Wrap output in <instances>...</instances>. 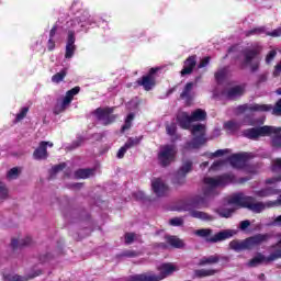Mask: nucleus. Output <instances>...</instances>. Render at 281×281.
Returning <instances> with one entry per match:
<instances>
[{"label":"nucleus","mask_w":281,"mask_h":281,"mask_svg":"<svg viewBox=\"0 0 281 281\" xmlns=\"http://www.w3.org/2000/svg\"><path fill=\"white\" fill-rule=\"evenodd\" d=\"M250 225H251V222H249V220L241 221L239 224V229L245 232V229H247V227H249Z\"/></svg>","instance_id":"864d4df0"},{"label":"nucleus","mask_w":281,"mask_h":281,"mask_svg":"<svg viewBox=\"0 0 281 281\" xmlns=\"http://www.w3.org/2000/svg\"><path fill=\"white\" fill-rule=\"evenodd\" d=\"M30 243H32V238L30 237H26L25 239L13 238L11 240V246L13 247V249H16V247H25V245H30Z\"/></svg>","instance_id":"7c9ffc66"},{"label":"nucleus","mask_w":281,"mask_h":281,"mask_svg":"<svg viewBox=\"0 0 281 281\" xmlns=\"http://www.w3.org/2000/svg\"><path fill=\"white\" fill-rule=\"evenodd\" d=\"M269 238H270L269 234H257L246 239L248 241V248L254 249V247H258V245H262V243H267Z\"/></svg>","instance_id":"aec40b11"},{"label":"nucleus","mask_w":281,"mask_h":281,"mask_svg":"<svg viewBox=\"0 0 281 281\" xmlns=\"http://www.w3.org/2000/svg\"><path fill=\"white\" fill-rule=\"evenodd\" d=\"M276 131L272 132L270 137H272V146L273 148H281V127H276Z\"/></svg>","instance_id":"bb28decb"},{"label":"nucleus","mask_w":281,"mask_h":281,"mask_svg":"<svg viewBox=\"0 0 281 281\" xmlns=\"http://www.w3.org/2000/svg\"><path fill=\"white\" fill-rule=\"evenodd\" d=\"M274 225H281V215H279L278 217H276V220H274Z\"/></svg>","instance_id":"0e129e2a"},{"label":"nucleus","mask_w":281,"mask_h":281,"mask_svg":"<svg viewBox=\"0 0 281 281\" xmlns=\"http://www.w3.org/2000/svg\"><path fill=\"white\" fill-rule=\"evenodd\" d=\"M261 49L260 45L256 44L246 52L245 65L249 67L250 71H258L260 67V57L258 54H260Z\"/></svg>","instance_id":"6e6552de"},{"label":"nucleus","mask_w":281,"mask_h":281,"mask_svg":"<svg viewBox=\"0 0 281 281\" xmlns=\"http://www.w3.org/2000/svg\"><path fill=\"white\" fill-rule=\"evenodd\" d=\"M191 133L193 135V140L187 145V148L190 150L192 148H199L200 146H203V143L205 142V125H193Z\"/></svg>","instance_id":"9b49d317"},{"label":"nucleus","mask_w":281,"mask_h":281,"mask_svg":"<svg viewBox=\"0 0 281 281\" xmlns=\"http://www.w3.org/2000/svg\"><path fill=\"white\" fill-rule=\"evenodd\" d=\"M193 89H194V85L192 82L187 83L181 93L182 100H187V102H190V100L194 98V92H192Z\"/></svg>","instance_id":"393cba45"},{"label":"nucleus","mask_w":281,"mask_h":281,"mask_svg":"<svg viewBox=\"0 0 281 281\" xmlns=\"http://www.w3.org/2000/svg\"><path fill=\"white\" fill-rule=\"evenodd\" d=\"M255 194H256V196L265 199L266 196H273V194H280V191L278 189H273L271 187H268L266 189L255 191Z\"/></svg>","instance_id":"b1692460"},{"label":"nucleus","mask_w":281,"mask_h":281,"mask_svg":"<svg viewBox=\"0 0 281 281\" xmlns=\"http://www.w3.org/2000/svg\"><path fill=\"white\" fill-rule=\"evenodd\" d=\"M224 128L227 131V133H236V131L240 128V123L236 121H228L224 124Z\"/></svg>","instance_id":"473e14b6"},{"label":"nucleus","mask_w":281,"mask_h":281,"mask_svg":"<svg viewBox=\"0 0 281 281\" xmlns=\"http://www.w3.org/2000/svg\"><path fill=\"white\" fill-rule=\"evenodd\" d=\"M210 65V57H204L200 64H199V69H203V67H207Z\"/></svg>","instance_id":"5fc2aeb1"},{"label":"nucleus","mask_w":281,"mask_h":281,"mask_svg":"<svg viewBox=\"0 0 281 281\" xmlns=\"http://www.w3.org/2000/svg\"><path fill=\"white\" fill-rule=\"evenodd\" d=\"M193 234L200 238H205L206 243H221L223 240H227V238H232V236H236L238 232L234 229H225L212 236V229L201 228L194 231Z\"/></svg>","instance_id":"7ed1b4c3"},{"label":"nucleus","mask_w":281,"mask_h":281,"mask_svg":"<svg viewBox=\"0 0 281 281\" xmlns=\"http://www.w3.org/2000/svg\"><path fill=\"white\" fill-rule=\"evenodd\" d=\"M227 153H229V149H218L213 154V157H223Z\"/></svg>","instance_id":"6e6d98bb"},{"label":"nucleus","mask_w":281,"mask_h":281,"mask_svg":"<svg viewBox=\"0 0 281 281\" xmlns=\"http://www.w3.org/2000/svg\"><path fill=\"white\" fill-rule=\"evenodd\" d=\"M218 214L223 218H229V216H232V214H234V209L220 210Z\"/></svg>","instance_id":"c03bdc74"},{"label":"nucleus","mask_w":281,"mask_h":281,"mask_svg":"<svg viewBox=\"0 0 281 281\" xmlns=\"http://www.w3.org/2000/svg\"><path fill=\"white\" fill-rule=\"evenodd\" d=\"M47 146L52 148L54 146V143L52 142H41L38 147L33 153V159H36L37 161H43L49 157L47 154Z\"/></svg>","instance_id":"dca6fc26"},{"label":"nucleus","mask_w":281,"mask_h":281,"mask_svg":"<svg viewBox=\"0 0 281 281\" xmlns=\"http://www.w3.org/2000/svg\"><path fill=\"white\" fill-rule=\"evenodd\" d=\"M143 137L138 136V137H131L127 139V142L124 144V146L127 149L133 148L134 146H138V144L142 142Z\"/></svg>","instance_id":"f704fd0d"},{"label":"nucleus","mask_w":281,"mask_h":281,"mask_svg":"<svg viewBox=\"0 0 281 281\" xmlns=\"http://www.w3.org/2000/svg\"><path fill=\"white\" fill-rule=\"evenodd\" d=\"M76 35L74 32H68V38H67V44H66V53H65V58H74V54H76Z\"/></svg>","instance_id":"6ab92c4d"},{"label":"nucleus","mask_w":281,"mask_h":281,"mask_svg":"<svg viewBox=\"0 0 281 281\" xmlns=\"http://www.w3.org/2000/svg\"><path fill=\"white\" fill-rule=\"evenodd\" d=\"M66 76H67V69H64L52 77V82H54L55 85H58L59 82H63V80H65Z\"/></svg>","instance_id":"72a5a7b5"},{"label":"nucleus","mask_w":281,"mask_h":281,"mask_svg":"<svg viewBox=\"0 0 281 281\" xmlns=\"http://www.w3.org/2000/svg\"><path fill=\"white\" fill-rule=\"evenodd\" d=\"M179 268L175 263H162L158 267L159 274H155L153 272L134 274L128 278V281H161L168 276H172Z\"/></svg>","instance_id":"f03ea898"},{"label":"nucleus","mask_w":281,"mask_h":281,"mask_svg":"<svg viewBox=\"0 0 281 281\" xmlns=\"http://www.w3.org/2000/svg\"><path fill=\"white\" fill-rule=\"evenodd\" d=\"M223 164H225V161H223V160H217V161H215V162L212 165L211 169H212V170H218V168H221V166H223Z\"/></svg>","instance_id":"4d7b16f0"},{"label":"nucleus","mask_w":281,"mask_h":281,"mask_svg":"<svg viewBox=\"0 0 281 281\" xmlns=\"http://www.w3.org/2000/svg\"><path fill=\"white\" fill-rule=\"evenodd\" d=\"M278 55V52L276 50H270L266 57V63L269 65L272 63L273 58Z\"/></svg>","instance_id":"de8ad7c7"},{"label":"nucleus","mask_w":281,"mask_h":281,"mask_svg":"<svg viewBox=\"0 0 281 281\" xmlns=\"http://www.w3.org/2000/svg\"><path fill=\"white\" fill-rule=\"evenodd\" d=\"M80 93V87H75L71 90H68L66 92V95L63 98V100H57V103L54 108L55 115H60V113H64V111H67V108L71 104L74 97L78 95Z\"/></svg>","instance_id":"1a4fd4ad"},{"label":"nucleus","mask_w":281,"mask_h":281,"mask_svg":"<svg viewBox=\"0 0 281 281\" xmlns=\"http://www.w3.org/2000/svg\"><path fill=\"white\" fill-rule=\"evenodd\" d=\"M125 256H130V257H133V256H135V252H133V251H130V252H126V254H125Z\"/></svg>","instance_id":"338daca9"},{"label":"nucleus","mask_w":281,"mask_h":281,"mask_svg":"<svg viewBox=\"0 0 281 281\" xmlns=\"http://www.w3.org/2000/svg\"><path fill=\"white\" fill-rule=\"evenodd\" d=\"M251 158V154L249 153H241V154H234L229 157V162L233 168H245L247 164V159Z\"/></svg>","instance_id":"f3484780"},{"label":"nucleus","mask_w":281,"mask_h":281,"mask_svg":"<svg viewBox=\"0 0 281 281\" xmlns=\"http://www.w3.org/2000/svg\"><path fill=\"white\" fill-rule=\"evenodd\" d=\"M201 166H202V168H207V166H210V162L205 161Z\"/></svg>","instance_id":"69168bd1"},{"label":"nucleus","mask_w":281,"mask_h":281,"mask_svg":"<svg viewBox=\"0 0 281 281\" xmlns=\"http://www.w3.org/2000/svg\"><path fill=\"white\" fill-rule=\"evenodd\" d=\"M169 225H172L173 227H180V225H183V218L175 217L169 221Z\"/></svg>","instance_id":"49530a36"},{"label":"nucleus","mask_w":281,"mask_h":281,"mask_svg":"<svg viewBox=\"0 0 281 281\" xmlns=\"http://www.w3.org/2000/svg\"><path fill=\"white\" fill-rule=\"evenodd\" d=\"M279 243L276 246H272V251H281V234L279 235Z\"/></svg>","instance_id":"bf43d9fd"},{"label":"nucleus","mask_w":281,"mask_h":281,"mask_svg":"<svg viewBox=\"0 0 281 281\" xmlns=\"http://www.w3.org/2000/svg\"><path fill=\"white\" fill-rule=\"evenodd\" d=\"M133 120H135V114L130 113L125 120V124L122 126V131H128L133 124Z\"/></svg>","instance_id":"e433bc0d"},{"label":"nucleus","mask_w":281,"mask_h":281,"mask_svg":"<svg viewBox=\"0 0 281 281\" xmlns=\"http://www.w3.org/2000/svg\"><path fill=\"white\" fill-rule=\"evenodd\" d=\"M277 93H278L279 95H281V91H280V90H277Z\"/></svg>","instance_id":"774afa93"},{"label":"nucleus","mask_w":281,"mask_h":281,"mask_svg":"<svg viewBox=\"0 0 281 281\" xmlns=\"http://www.w3.org/2000/svg\"><path fill=\"white\" fill-rule=\"evenodd\" d=\"M243 93H245V88H243V86H235L225 91L224 95L228 98V100H236V98H240Z\"/></svg>","instance_id":"412c9836"},{"label":"nucleus","mask_w":281,"mask_h":281,"mask_svg":"<svg viewBox=\"0 0 281 281\" xmlns=\"http://www.w3.org/2000/svg\"><path fill=\"white\" fill-rule=\"evenodd\" d=\"M206 117L207 113L204 110L198 109L191 115L187 112H179L177 122L181 128L188 130L192 125V122H203Z\"/></svg>","instance_id":"20e7f679"},{"label":"nucleus","mask_w":281,"mask_h":281,"mask_svg":"<svg viewBox=\"0 0 281 281\" xmlns=\"http://www.w3.org/2000/svg\"><path fill=\"white\" fill-rule=\"evenodd\" d=\"M126 150H128V149H127L126 146L124 145L123 147H121V148L119 149L116 157H117L119 159H123V158H124V155H126Z\"/></svg>","instance_id":"603ef678"},{"label":"nucleus","mask_w":281,"mask_h":281,"mask_svg":"<svg viewBox=\"0 0 281 281\" xmlns=\"http://www.w3.org/2000/svg\"><path fill=\"white\" fill-rule=\"evenodd\" d=\"M226 184H227V177L225 176H218L216 178H205L203 194L195 198L191 204H186L184 206L178 210L180 212H189L192 218H199L200 221H213L214 217H212V215L203 211L193 210L192 207L207 206V199L216 194V188H221V186H226Z\"/></svg>","instance_id":"f257e3e1"},{"label":"nucleus","mask_w":281,"mask_h":281,"mask_svg":"<svg viewBox=\"0 0 281 281\" xmlns=\"http://www.w3.org/2000/svg\"><path fill=\"white\" fill-rule=\"evenodd\" d=\"M167 243L176 249H181V247H184L183 240L179 239L177 236H167Z\"/></svg>","instance_id":"c756f323"},{"label":"nucleus","mask_w":281,"mask_h":281,"mask_svg":"<svg viewBox=\"0 0 281 281\" xmlns=\"http://www.w3.org/2000/svg\"><path fill=\"white\" fill-rule=\"evenodd\" d=\"M281 74V61L276 65L273 76L278 77Z\"/></svg>","instance_id":"13d9d810"},{"label":"nucleus","mask_w":281,"mask_h":281,"mask_svg":"<svg viewBox=\"0 0 281 281\" xmlns=\"http://www.w3.org/2000/svg\"><path fill=\"white\" fill-rule=\"evenodd\" d=\"M49 38H54V36H56V26H54L52 30H50V33H49Z\"/></svg>","instance_id":"e2e57ef3"},{"label":"nucleus","mask_w":281,"mask_h":281,"mask_svg":"<svg viewBox=\"0 0 281 281\" xmlns=\"http://www.w3.org/2000/svg\"><path fill=\"white\" fill-rule=\"evenodd\" d=\"M244 124L247 126H258V124H265V119L260 121H252L251 119H245Z\"/></svg>","instance_id":"37998d69"},{"label":"nucleus","mask_w":281,"mask_h":281,"mask_svg":"<svg viewBox=\"0 0 281 281\" xmlns=\"http://www.w3.org/2000/svg\"><path fill=\"white\" fill-rule=\"evenodd\" d=\"M272 170L274 171L281 170V158H277L273 160Z\"/></svg>","instance_id":"8fccbe9b"},{"label":"nucleus","mask_w":281,"mask_h":281,"mask_svg":"<svg viewBox=\"0 0 281 281\" xmlns=\"http://www.w3.org/2000/svg\"><path fill=\"white\" fill-rule=\"evenodd\" d=\"M247 111H258L260 113H267L268 111H272L273 115H281V99L277 102L276 106L269 104H244L237 106V113H247Z\"/></svg>","instance_id":"39448f33"},{"label":"nucleus","mask_w":281,"mask_h":281,"mask_svg":"<svg viewBox=\"0 0 281 281\" xmlns=\"http://www.w3.org/2000/svg\"><path fill=\"white\" fill-rule=\"evenodd\" d=\"M0 199H8V188L3 182H0Z\"/></svg>","instance_id":"a18cd8bd"},{"label":"nucleus","mask_w":281,"mask_h":281,"mask_svg":"<svg viewBox=\"0 0 281 281\" xmlns=\"http://www.w3.org/2000/svg\"><path fill=\"white\" fill-rule=\"evenodd\" d=\"M166 131L170 135V137H175V135H177V124L171 123V124L167 125Z\"/></svg>","instance_id":"79ce46f5"},{"label":"nucleus","mask_w":281,"mask_h":281,"mask_svg":"<svg viewBox=\"0 0 281 281\" xmlns=\"http://www.w3.org/2000/svg\"><path fill=\"white\" fill-rule=\"evenodd\" d=\"M29 111H30L29 108L26 106L22 108L20 112L16 114L15 121L21 122V120H23L27 115Z\"/></svg>","instance_id":"a19ab883"},{"label":"nucleus","mask_w":281,"mask_h":281,"mask_svg":"<svg viewBox=\"0 0 281 281\" xmlns=\"http://www.w3.org/2000/svg\"><path fill=\"white\" fill-rule=\"evenodd\" d=\"M95 18L91 16L89 11H83L80 16L75 18L70 21V27L74 30L72 33L76 35V32H82L85 27L89 25H94Z\"/></svg>","instance_id":"423d86ee"},{"label":"nucleus","mask_w":281,"mask_h":281,"mask_svg":"<svg viewBox=\"0 0 281 281\" xmlns=\"http://www.w3.org/2000/svg\"><path fill=\"white\" fill-rule=\"evenodd\" d=\"M56 47V44L54 43V40H48V49L49 52H53V49Z\"/></svg>","instance_id":"052dcab7"},{"label":"nucleus","mask_w":281,"mask_h":281,"mask_svg":"<svg viewBox=\"0 0 281 281\" xmlns=\"http://www.w3.org/2000/svg\"><path fill=\"white\" fill-rule=\"evenodd\" d=\"M216 262H218V256L217 255H213V256H209V257H203L199 265L201 267H205V265H216Z\"/></svg>","instance_id":"2f4dec72"},{"label":"nucleus","mask_w":281,"mask_h":281,"mask_svg":"<svg viewBox=\"0 0 281 281\" xmlns=\"http://www.w3.org/2000/svg\"><path fill=\"white\" fill-rule=\"evenodd\" d=\"M177 156V147L172 145H166L160 148L158 154V160L161 166H170L172 161H175V157Z\"/></svg>","instance_id":"f8f14e48"},{"label":"nucleus","mask_w":281,"mask_h":281,"mask_svg":"<svg viewBox=\"0 0 281 281\" xmlns=\"http://www.w3.org/2000/svg\"><path fill=\"white\" fill-rule=\"evenodd\" d=\"M270 256H265L262 252H257L256 256L250 259L247 263V267H260V265H265V262H273V260H278L281 258V250L274 251L270 248Z\"/></svg>","instance_id":"9d476101"},{"label":"nucleus","mask_w":281,"mask_h":281,"mask_svg":"<svg viewBox=\"0 0 281 281\" xmlns=\"http://www.w3.org/2000/svg\"><path fill=\"white\" fill-rule=\"evenodd\" d=\"M266 35L267 36H272L273 38H278V36H281V26L276 29L272 32H267Z\"/></svg>","instance_id":"09e8293b"},{"label":"nucleus","mask_w":281,"mask_h":281,"mask_svg":"<svg viewBox=\"0 0 281 281\" xmlns=\"http://www.w3.org/2000/svg\"><path fill=\"white\" fill-rule=\"evenodd\" d=\"M280 181H281V176L274 177V178H270V179L266 180V183L268 186H273L276 183H280Z\"/></svg>","instance_id":"3c124183"},{"label":"nucleus","mask_w":281,"mask_h":281,"mask_svg":"<svg viewBox=\"0 0 281 281\" xmlns=\"http://www.w3.org/2000/svg\"><path fill=\"white\" fill-rule=\"evenodd\" d=\"M137 238H139V236L135 233H126L125 234L126 245H131V244L135 243V240H137Z\"/></svg>","instance_id":"58836bf2"},{"label":"nucleus","mask_w":281,"mask_h":281,"mask_svg":"<svg viewBox=\"0 0 281 281\" xmlns=\"http://www.w3.org/2000/svg\"><path fill=\"white\" fill-rule=\"evenodd\" d=\"M22 169L21 167H13L7 172V180L8 181H14L19 179L21 176Z\"/></svg>","instance_id":"c85d7f7f"},{"label":"nucleus","mask_w":281,"mask_h":281,"mask_svg":"<svg viewBox=\"0 0 281 281\" xmlns=\"http://www.w3.org/2000/svg\"><path fill=\"white\" fill-rule=\"evenodd\" d=\"M93 169H78L75 172L76 179H89V177H93Z\"/></svg>","instance_id":"cd10ccee"},{"label":"nucleus","mask_w":281,"mask_h":281,"mask_svg":"<svg viewBox=\"0 0 281 281\" xmlns=\"http://www.w3.org/2000/svg\"><path fill=\"white\" fill-rule=\"evenodd\" d=\"M231 249H234V251H245L249 250V244L247 239L244 240H232L229 243Z\"/></svg>","instance_id":"5701e85b"},{"label":"nucleus","mask_w":281,"mask_h":281,"mask_svg":"<svg viewBox=\"0 0 281 281\" xmlns=\"http://www.w3.org/2000/svg\"><path fill=\"white\" fill-rule=\"evenodd\" d=\"M194 67H196V56H191L184 61L183 69L181 70V76H188L192 74Z\"/></svg>","instance_id":"4be33fe9"},{"label":"nucleus","mask_w":281,"mask_h":281,"mask_svg":"<svg viewBox=\"0 0 281 281\" xmlns=\"http://www.w3.org/2000/svg\"><path fill=\"white\" fill-rule=\"evenodd\" d=\"M192 170V161L188 160L183 162L182 167L178 170L175 183L181 186L186 181V175Z\"/></svg>","instance_id":"a211bd4d"},{"label":"nucleus","mask_w":281,"mask_h":281,"mask_svg":"<svg viewBox=\"0 0 281 281\" xmlns=\"http://www.w3.org/2000/svg\"><path fill=\"white\" fill-rule=\"evenodd\" d=\"M227 74H229V70L227 68H222L215 74V78L217 82H221L227 77Z\"/></svg>","instance_id":"c9c22d12"},{"label":"nucleus","mask_w":281,"mask_h":281,"mask_svg":"<svg viewBox=\"0 0 281 281\" xmlns=\"http://www.w3.org/2000/svg\"><path fill=\"white\" fill-rule=\"evenodd\" d=\"M272 133H278L274 126L265 125L261 127H252L243 132V136L247 139H259V137H269Z\"/></svg>","instance_id":"0eeeda50"},{"label":"nucleus","mask_w":281,"mask_h":281,"mask_svg":"<svg viewBox=\"0 0 281 281\" xmlns=\"http://www.w3.org/2000/svg\"><path fill=\"white\" fill-rule=\"evenodd\" d=\"M65 168V165H57L53 167V172H60Z\"/></svg>","instance_id":"680f3d73"},{"label":"nucleus","mask_w":281,"mask_h":281,"mask_svg":"<svg viewBox=\"0 0 281 281\" xmlns=\"http://www.w3.org/2000/svg\"><path fill=\"white\" fill-rule=\"evenodd\" d=\"M151 190L157 196H166L168 194V184L161 178H154L151 180Z\"/></svg>","instance_id":"2eb2a0df"},{"label":"nucleus","mask_w":281,"mask_h":281,"mask_svg":"<svg viewBox=\"0 0 281 281\" xmlns=\"http://www.w3.org/2000/svg\"><path fill=\"white\" fill-rule=\"evenodd\" d=\"M155 74H157V68H151L148 75L143 76L142 79L137 80V83L145 89V91H150L155 87Z\"/></svg>","instance_id":"4468645a"},{"label":"nucleus","mask_w":281,"mask_h":281,"mask_svg":"<svg viewBox=\"0 0 281 281\" xmlns=\"http://www.w3.org/2000/svg\"><path fill=\"white\" fill-rule=\"evenodd\" d=\"M94 115L103 126H109V124H113V121L116 119V116L113 114V108H99L95 110Z\"/></svg>","instance_id":"ddd939ff"},{"label":"nucleus","mask_w":281,"mask_h":281,"mask_svg":"<svg viewBox=\"0 0 281 281\" xmlns=\"http://www.w3.org/2000/svg\"><path fill=\"white\" fill-rule=\"evenodd\" d=\"M218 270L215 269H199L194 271L195 278H210V276H216Z\"/></svg>","instance_id":"a878e982"},{"label":"nucleus","mask_w":281,"mask_h":281,"mask_svg":"<svg viewBox=\"0 0 281 281\" xmlns=\"http://www.w3.org/2000/svg\"><path fill=\"white\" fill-rule=\"evenodd\" d=\"M260 34H265V27H256L246 32V36H260Z\"/></svg>","instance_id":"4c0bfd02"},{"label":"nucleus","mask_w":281,"mask_h":281,"mask_svg":"<svg viewBox=\"0 0 281 281\" xmlns=\"http://www.w3.org/2000/svg\"><path fill=\"white\" fill-rule=\"evenodd\" d=\"M5 281H27L29 279L26 277H21L18 274H8L4 277Z\"/></svg>","instance_id":"ea45409f"}]
</instances>
